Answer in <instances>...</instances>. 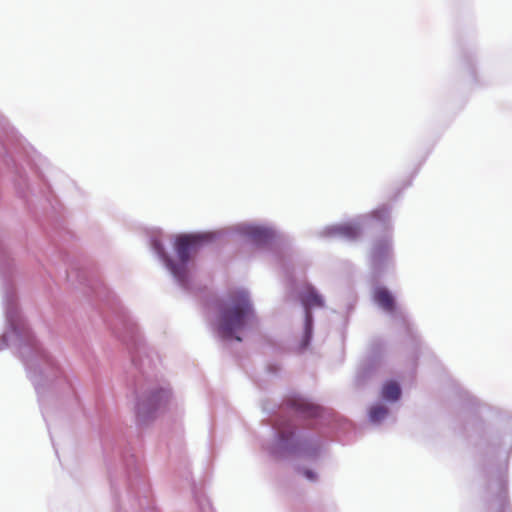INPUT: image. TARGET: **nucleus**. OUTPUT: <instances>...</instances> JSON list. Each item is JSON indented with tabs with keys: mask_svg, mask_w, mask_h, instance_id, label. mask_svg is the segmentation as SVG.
Instances as JSON below:
<instances>
[{
	"mask_svg": "<svg viewBox=\"0 0 512 512\" xmlns=\"http://www.w3.org/2000/svg\"><path fill=\"white\" fill-rule=\"evenodd\" d=\"M254 320V313L245 292H238L225 303L221 309L219 319V333L223 338L242 339L235 333L242 331Z\"/></svg>",
	"mask_w": 512,
	"mask_h": 512,
	"instance_id": "f257e3e1",
	"label": "nucleus"
},
{
	"mask_svg": "<svg viewBox=\"0 0 512 512\" xmlns=\"http://www.w3.org/2000/svg\"><path fill=\"white\" fill-rule=\"evenodd\" d=\"M206 238L205 235H181L175 242V251L179 263H175L168 256H164L167 267L179 281H185L187 277V264L191 255L199 250Z\"/></svg>",
	"mask_w": 512,
	"mask_h": 512,
	"instance_id": "f03ea898",
	"label": "nucleus"
},
{
	"mask_svg": "<svg viewBox=\"0 0 512 512\" xmlns=\"http://www.w3.org/2000/svg\"><path fill=\"white\" fill-rule=\"evenodd\" d=\"M288 404L296 412L303 414L306 417H317L321 412V408L319 406L298 396L290 398L288 400Z\"/></svg>",
	"mask_w": 512,
	"mask_h": 512,
	"instance_id": "7ed1b4c3",
	"label": "nucleus"
},
{
	"mask_svg": "<svg viewBox=\"0 0 512 512\" xmlns=\"http://www.w3.org/2000/svg\"><path fill=\"white\" fill-rule=\"evenodd\" d=\"M301 302L306 308L307 317L310 316L309 309L322 307L324 305L323 298L312 287H307L305 291L301 293Z\"/></svg>",
	"mask_w": 512,
	"mask_h": 512,
	"instance_id": "20e7f679",
	"label": "nucleus"
},
{
	"mask_svg": "<svg viewBox=\"0 0 512 512\" xmlns=\"http://www.w3.org/2000/svg\"><path fill=\"white\" fill-rule=\"evenodd\" d=\"M331 233L348 240H354L361 234V229L356 223H345L333 227Z\"/></svg>",
	"mask_w": 512,
	"mask_h": 512,
	"instance_id": "39448f33",
	"label": "nucleus"
},
{
	"mask_svg": "<svg viewBox=\"0 0 512 512\" xmlns=\"http://www.w3.org/2000/svg\"><path fill=\"white\" fill-rule=\"evenodd\" d=\"M374 300L381 308L388 312H392L395 309L394 298L384 287H378L374 291Z\"/></svg>",
	"mask_w": 512,
	"mask_h": 512,
	"instance_id": "423d86ee",
	"label": "nucleus"
},
{
	"mask_svg": "<svg viewBox=\"0 0 512 512\" xmlns=\"http://www.w3.org/2000/svg\"><path fill=\"white\" fill-rule=\"evenodd\" d=\"M400 394H401L400 387L394 381L387 382L383 386L382 396L386 400L396 401L400 397Z\"/></svg>",
	"mask_w": 512,
	"mask_h": 512,
	"instance_id": "0eeeda50",
	"label": "nucleus"
},
{
	"mask_svg": "<svg viewBox=\"0 0 512 512\" xmlns=\"http://www.w3.org/2000/svg\"><path fill=\"white\" fill-rule=\"evenodd\" d=\"M387 413H388V410L386 407L377 405V406H374L371 408L369 416H370L371 421L379 422L385 418Z\"/></svg>",
	"mask_w": 512,
	"mask_h": 512,
	"instance_id": "6e6552de",
	"label": "nucleus"
},
{
	"mask_svg": "<svg viewBox=\"0 0 512 512\" xmlns=\"http://www.w3.org/2000/svg\"><path fill=\"white\" fill-rule=\"evenodd\" d=\"M276 429L278 431L281 442H288L294 434V431L290 425L283 426L282 424H277Z\"/></svg>",
	"mask_w": 512,
	"mask_h": 512,
	"instance_id": "1a4fd4ad",
	"label": "nucleus"
},
{
	"mask_svg": "<svg viewBox=\"0 0 512 512\" xmlns=\"http://www.w3.org/2000/svg\"><path fill=\"white\" fill-rule=\"evenodd\" d=\"M389 250V244L387 242L376 243L371 251L372 257L374 259L380 258L382 255L386 254Z\"/></svg>",
	"mask_w": 512,
	"mask_h": 512,
	"instance_id": "9d476101",
	"label": "nucleus"
},
{
	"mask_svg": "<svg viewBox=\"0 0 512 512\" xmlns=\"http://www.w3.org/2000/svg\"><path fill=\"white\" fill-rule=\"evenodd\" d=\"M167 398H168V392L164 389H160L151 395L149 402L152 406L156 407L161 400L167 399Z\"/></svg>",
	"mask_w": 512,
	"mask_h": 512,
	"instance_id": "9b49d317",
	"label": "nucleus"
},
{
	"mask_svg": "<svg viewBox=\"0 0 512 512\" xmlns=\"http://www.w3.org/2000/svg\"><path fill=\"white\" fill-rule=\"evenodd\" d=\"M303 475L308 479V480H311V481H315L317 476L315 474V472H313L312 470H309V469H304L303 470Z\"/></svg>",
	"mask_w": 512,
	"mask_h": 512,
	"instance_id": "f8f14e48",
	"label": "nucleus"
}]
</instances>
